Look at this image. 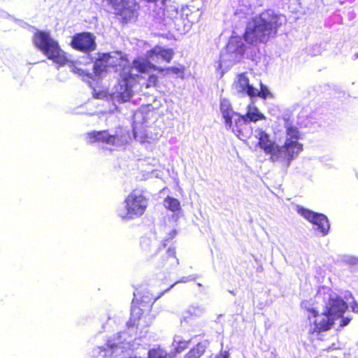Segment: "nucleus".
<instances>
[{
  "label": "nucleus",
  "instance_id": "nucleus-23",
  "mask_svg": "<svg viewBox=\"0 0 358 358\" xmlns=\"http://www.w3.org/2000/svg\"><path fill=\"white\" fill-rule=\"evenodd\" d=\"M227 46L231 52H236L241 55H243L245 52L244 44L241 41H238L237 39L231 40L229 42Z\"/></svg>",
  "mask_w": 358,
  "mask_h": 358
},
{
  "label": "nucleus",
  "instance_id": "nucleus-4",
  "mask_svg": "<svg viewBox=\"0 0 358 358\" xmlns=\"http://www.w3.org/2000/svg\"><path fill=\"white\" fill-rule=\"evenodd\" d=\"M126 213L120 214L122 219L132 220L143 215L148 206V199L141 193L133 190L124 199Z\"/></svg>",
  "mask_w": 358,
  "mask_h": 358
},
{
  "label": "nucleus",
  "instance_id": "nucleus-36",
  "mask_svg": "<svg viewBox=\"0 0 358 358\" xmlns=\"http://www.w3.org/2000/svg\"><path fill=\"white\" fill-rule=\"evenodd\" d=\"M175 285V283L172 284L170 287L169 289H167L166 290H169L170 288H171L172 287H173V285Z\"/></svg>",
  "mask_w": 358,
  "mask_h": 358
},
{
  "label": "nucleus",
  "instance_id": "nucleus-20",
  "mask_svg": "<svg viewBox=\"0 0 358 358\" xmlns=\"http://www.w3.org/2000/svg\"><path fill=\"white\" fill-rule=\"evenodd\" d=\"M170 355L161 345H156L148 351L146 358H169Z\"/></svg>",
  "mask_w": 358,
  "mask_h": 358
},
{
  "label": "nucleus",
  "instance_id": "nucleus-29",
  "mask_svg": "<svg viewBox=\"0 0 358 358\" xmlns=\"http://www.w3.org/2000/svg\"><path fill=\"white\" fill-rule=\"evenodd\" d=\"M152 245V240L147 236L141 237L140 241V246L143 251H148Z\"/></svg>",
  "mask_w": 358,
  "mask_h": 358
},
{
  "label": "nucleus",
  "instance_id": "nucleus-21",
  "mask_svg": "<svg viewBox=\"0 0 358 358\" xmlns=\"http://www.w3.org/2000/svg\"><path fill=\"white\" fill-rule=\"evenodd\" d=\"M285 133L287 136L286 139H292L299 141L301 138V134L299 129L291 124L287 123L285 124Z\"/></svg>",
  "mask_w": 358,
  "mask_h": 358
},
{
  "label": "nucleus",
  "instance_id": "nucleus-9",
  "mask_svg": "<svg viewBox=\"0 0 358 358\" xmlns=\"http://www.w3.org/2000/svg\"><path fill=\"white\" fill-rule=\"evenodd\" d=\"M296 211L308 222L316 225L317 230L323 235L328 234L330 225L328 218L325 215L315 213L300 206H296Z\"/></svg>",
  "mask_w": 358,
  "mask_h": 358
},
{
  "label": "nucleus",
  "instance_id": "nucleus-17",
  "mask_svg": "<svg viewBox=\"0 0 358 358\" xmlns=\"http://www.w3.org/2000/svg\"><path fill=\"white\" fill-rule=\"evenodd\" d=\"M101 352L109 358H131L129 350L117 344L107 345L106 348H101Z\"/></svg>",
  "mask_w": 358,
  "mask_h": 358
},
{
  "label": "nucleus",
  "instance_id": "nucleus-14",
  "mask_svg": "<svg viewBox=\"0 0 358 358\" xmlns=\"http://www.w3.org/2000/svg\"><path fill=\"white\" fill-rule=\"evenodd\" d=\"M139 78H143V76L131 73H127L123 76L122 82L124 90L120 92V96L122 99L127 101L132 96V87L138 83Z\"/></svg>",
  "mask_w": 358,
  "mask_h": 358
},
{
  "label": "nucleus",
  "instance_id": "nucleus-35",
  "mask_svg": "<svg viewBox=\"0 0 358 358\" xmlns=\"http://www.w3.org/2000/svg\"><path fill=\"white\" fill-rule=\"evenodd\" d=\"M144 1L146 2H148V3H156L159 0H144Z\"/></svg>",
  "mask_w": 358,
  "mask_h": 358
},
{
  "label": "nucleus",
  "instance_id": "nucleus-10",
  "mask_svg": "<svg viewBox=\"0 0 358 358\" xmlns=\"http://www.w3.org/2000/svg\"><path fill=\"white\" fill-rule=\"evenodd\" d=\"M71 46L78 51L89 53L96 50V37L87 31L77 33L72 36Z\"/></svg>",
  "mask_w": 358,
  "mask_h": 358
},
{
  "label": "nucleus",
  "instance_id": "nucleus-12",
  "mask_svg": "<svg viewBox=\"0 0 358 358\" xmlns=\"http://www.w3.org/2000/svg\"><path fill=\"white\" fill-rule=\"evenodd\" d=\"M86 139L90 144L101 143L108 145H115L117 135L110 134L107 129L92 131L86 134Z\"/></svg>",
  "mask_w": 358,
  "mask_h": 358
},
{
  "label": "nucleus",
  "instance_id": "nucleus-25",
  "mask_svg": "<svg viewBox=\"0 0 358 358\" xmlns=\"http://www.w3.org/2000/svg\"><path fill=\"white\" fill-rule=\"evenodd\" d=\"M189 343V341H185L182 339H175L173 342V353L178 354L181 353L186 349H187Z\"/></svg>",
  "mask_w": 358,
  "mask_h": 358
},
{
  "label": "nucleus",
  "instance_id": "nucleus-30",
  "mask_svg": "<svg viewBox=\"0 0 358 358\" xmlns=\"http://www.w3.org/2000/svg\"><path fill=\"white\" fill-rule=\"evenodd\" d=\"M101 2L114 10H117L123 2V0H101Z\"/></svg>",
  "mask_w": 358,
  "mask_h": 358
},
{
  "label": "nucleus",
  "instance_id": "nucleus-33",
  "mask_svg": "<svg viewBox=\"0 0 358 358\" xmlns=\"http://www.w3.org/2000/svg\"><path fill=\"white\" fill-rule=\"evenodd\" d=\"M350 320H351V319L349 317H342V320L340 323V327H343L348 325L350 323Z\"/></svg>",
  "mask_w": 358,
  "mask_h": 358
},
{
  "label": "nucleus",
  "instance_id": "nucleus-37",
  "mask_svg": "<svg viewBox=\"0 0 358 358\" xmlns=\"http://www.w3.org/2000/svg\"><path fill=\"white\" fill-rule=\"evenodd\" d=\"M357 345H358V342H357Z\"/></svg>",
  "mask_w": 358,
  "mask_h": 358
},
{
  "label": "nucleus",
  "instance_id": "nucleus-22",
  "mask_svg": "<svg viewBox=\"0 0 358 358\" xmlns=\"http://www.w3.org/2000/svg\"><path fill=\"white\" fill-rule=\"evenodd\" d=\"M116 10L117 12L115 14L122 17L123 22H127L135 16L134 10L130 7L118 8Z\"/></svg>",
  "mask_w": 358,
  "mask_h": 358
},
{
  "label": "nucleus",
  "instance_id": "nucleus-18",
  "mask_svg": "<svg viewBox=\"0 0 358 358\" xmlns=\"http://www.w3.org/2000/svg\"><path fill=\"white\" fill-rule=\"evenodd\" d=\"M160 264L162 266L168 268L178 264L175 248H169L166 250L161 257Z\"/></svg>",
  "mask_w": 358,
  "mask_h": 358
},
{
  "label": "nucleus",
  "instance_id": "nucleus-19",
  "mask_svg": "<svg viewBox=\"0 0 358 358\" xmlns=\"http://www.w3.org/2000/svg\"><path fill=\"white\" fill-rule=\"evenodd\" d=\"M109 54H103L101 58H98L93 66V73L96 76H100L107 70V60L109 59Z\"/></svg>",
  "mask_w": 358,
  "mask_h": 358
},
{
  "label": "nucleus",
  "instance_id": "nucleus-34",
  "mask_svg": "<svg viewBox=\"0 0 358 358\" xmlns=\"http://www.w3.org/2000/svg\"><path fill=\"white\" fill-rule=\"evenodd\" d=\"M352 309L353 312L358 313V305L355 304V305L352 306Z\"/></svg>",
  "mask_w": 358,
  "mask_h": 358
},
{
  "label": "nucleus",
  "instance_id": "nucleus-2",
  "mask_svg": "<svg viewBox=\"0 0 358 358\" xmlns=\"http://www.w3.org/2000/svg\"><path fill=\"white\" fill-rule=\"evenodd\" d=\"M146 59H135L132 62L133 67L139 73H146L150 71H155L163 76L169 74L178 75L182 73V67L169 66L161 67L152 64L150 59L160 57L165 62L170 63L174 56V51L172 48H164L159 45H155L147 52Z\"/></svg>",
  "mask_w": 358,
  "mask_h": 358
},
{
  "label": "nucleus",
  "instance_id": "nucleus-31",
  "mask_svg": "<svg viewBox=\"0 0 358 358\" xmlns=\"http://www.w3.org/2000/svg\"><path fill=\"white\" fill-rule=\"evenodd\" d=\"M72 72L81 76H87L88 78L92 77V74L90 72H87L85 70L77 66H73L72 68Z\"/></svg>",
  "mask_w": 358,
  "mask_h": 358
},
{
  "label": "nucleus",
  "instance_id": "nucleus-16",
  "mask_svg": "<svg viewBox=\"0 0 358 358\" xmlns=\"http://www.w3.org/2000/svg\"><path fill=\"white\" fill-rule=\"evenodd\" d=\"M234 86L239 92L246 94L248 96L254 98L255 87L250 84L246 73L238 74L236 80L234 81Z\"/></svg>",
  "mask_w": 358,
  "mask_h": 358
},
{
  "label": "nucleus",
  "instance_id": "nucleus-15",
  "mask_svg": "<svg viewBox=\"0 0 358 358\" xmlns=\"http://www.w3.org/2000/svg\"><path fill=\"white\" fill-rule=\"evenodd\" d=\"M266 116L262 113L257 107L249 106L247 113L245 115H238V117L236 120V127H238V124L256 122L259 120H265Z\"/></svg>",
  "mask_w": 358,
  "mask_h": 358
},
{
  "label": "nucleus",
  "instance_id": "nucleus-7",
  "mask_svg": "<svg viewBox=\"0 0 358 358\" xmlns=\"http://www.w3.org/2000/svg\"><path fill=\"white\" fill-rule=\"evenodd\" d=\"M155 299L150 297L148 294H143L140 298H135L132 300L131 307V316L127 322L128 327H134L136 322L145 313L151 310Z\"/></svg>",
  "mask_w": 358,
  "mask_h": 358
},
{
  "label": "nucleus",
  "instance_id": "nucleus-27",
  "mask_svg": "<svg viewBox=\"0 0 358 358\" xmlns=\"http://www.w3.org/2000/svg\"><path fill=\"white\" fill-rule=\"evenodd\" d=\"M159 84V77L156 74H150L147 78L145 82L143 84V86L145 89H149L151 87H156Z\"/></svg>",
  "mask_w": 358,
  "mask_h": 358
},
{
  "label": "nucleus",
  "instance_id": "nucleus-13",
  "mask_svg": "<svg viewBox=\"0 0 358 358\" xmlns=\"http://www.w3.org/2000/svg\"><path fill=\"white\" fill-rule=\"evenodd\" d=\"M257 139L258 146L263 150L266 155H270V160L273 162V157L275 153L278 145L270 138L268 134L262 129L258 131Z\"/></svg>",
  "mask_w": 358,
  "mask_h": 358
},
{
  "label": "nucleus",
  "instance_id": "nucleus-1",
  "mask_svg": "<svg viewBox=\"0 0 358 358\" xmlns=\"http://www.w3.org/2000/svg\"><path fill=\"white\" fill-rule=\"evenodd\" d=\"M280 15L268 9L261 13L258 17L252 18L243 34L244 40L249 44L266 43L269 38L276 35L282 25Z\"/></svg>",
  "mask_w": 358,
  "mask_h": 358
},
{
  "label": "nucleus",
  "instance_id": "nucleus-24",
  "mask_svg": "<svg viewBox=\"0 0 358 358\" xmlns=\"http://www.w3.org/2000/svg\"><path fill=\"white\" fill-rule=\"evenodd\" d=\"M164 203H166L165 207L172 212H176L181 209L180 201L173 197L166 196L164 199Z\"/></svg>",
  "mask_w": 358,
  "mask_h": 358
},
{
  "label": "nucleus",
  "instance_id": "nucleus-8",
  "mask_svg": "<svg viewBox=\"0 0 358 358\" xmlns=\"http://www.w3.org/2000/svg\"><path fill=\"white\" fill-rule=\"evenodd\" d=\"M308 312L309 313L308 320L315 318L313 320L314 329L310 332L311 334L329 331L335 323L336 320L324 309L322 313H320L316 309L310 308H308Z\"/></svg>",
  "mask_w": 358,
  "mask_h": 358
},
{
  "label": "nucleus",
  "instance_id": "nucleus-6",
  "mask_svg": "<svg viewBox=\"0 0 358 358\" xmlns=\"http://www.w3.org/2000/svg\"><path fill=\"white\" fill-rule=\"evenodd\" d=\"M324 300L326 296L327 301H325L324 310L335 320L341 318L348 308V303L338 294L333 293L331 289H324Z\"/></svg>",
  "mask_w": 358,
  "mask_h": 358
},
{
  "label": "nucleus",
  "instance_id": "nucleus-26",
  "mask_svg": "<svg viewBox=\"0 0 358 358\" xmlns=\"http://www.w3.org/2000/svg\"><path fill=\"white\" fill-rule=\"evenodd\" d=\"M259 96L263 99H266L267 98L273 97L271 92L268 90L266 86L263 85L262 83H260V90H257L255 88V95L254 97Z\"/></svg>",
  "mask_w": 358,
  "mask_h": 358
},
{
  "label": "nucleus",
  "instance_id": "nucleus-3",
  "mask_svg": "<svg viewBox=\"0 0 358 358\" xmlns=\"http://www.w3.org/2000/svg\"><path fill=\"white\" fill-rule=\"evenodd\" d=\"M32 41L35 47L53 62L64 66L69 62L66 52L49 32L36 31L33 35Z\"/></svg>",
  "mask_w": 358,
  "mask_h": 358
},
{
  "label": "nucleus",
  "instance_id": "nucleus-28",
  "mask_svg": "<svg viewBox=\"0 0 358 358\" xmlns=\"http://www.w3.org/2000/svg\"><path fill=\"white\" fill-rule=\"evenodd\" d=\"M203 353L201 346L198 344L191 349L184 357V358H199Z\"/></svg>",
  "mask_w": 358,
  "mask_h": 358
},
{
  "label": "nucleus",
  "instance_id": "nucleus-32",
  "mask_svg": "<svg viewBox=\"0 0 358 358\" xmlns=\"http://www.w3.org/2000/svg\"><path fill=\"white\" fill-rule=\"evenodd\" d=\"M229 352L228 351H222L217 355H216L215 358H229Z\"/></svg>",
  "mask_w": 358,
  "mask_h": 358
},
{
  "label": "nucleus",
  "instance_id": "nucleus-5",
  "mask_svg": "<svg viewBox=\"0 0 358 358\" xmlns=\"http://www.w3.org/2000/svg\"><path fill=\"white\" fill-rule=\"evenodd\" d=\"M303 150V145L296 140L286 139L283 145H278L273 162H282L286 166Z\"/></svg>",
  "mask_w": 358,
  "mask_h": 358
},
{
  "label": "nucleus",
  "instance_id": "nucleus-11",
  "mask_svg": "<svg viewBox=\"0 0 358 358\" xmlns=\"http://www.w3.org/2000/svg\"><path fill=\"white\" fill-rule=\"evenodd\" d=\"M220 109L222 117L224 120V127L227 130L231 129L238 136L242 134L241 129V123L238 124V127H236V124L233 125L232 119L234 116L238 117V113H236L232 108L231 103L226 99H222L220 102Z\"/></svg>",
  "mask_w": 358,
  "mask_h": 358
}]
</instances>
